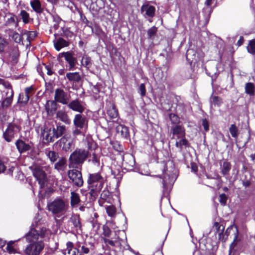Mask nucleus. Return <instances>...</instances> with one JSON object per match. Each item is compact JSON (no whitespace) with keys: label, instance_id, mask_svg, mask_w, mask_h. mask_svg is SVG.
Here are the masks:
<instances>
[{"label":"nucleus","instance_id":"nucleus-24","mask_svg":"<svg viewBox=\"0 0 255 255\" xmlns=\"http://www.w3.org/2000/svg\"><path fill=\"white\" fill-rule=\"evenodd\" d=\"M57 106L55 101H48L45 105V109L48 114H52L56 110Z\"/></svg>","mask_w":255,"mask_h":255},{"label":"nucleus","instance_id":"nucleus-51","mask_svg":"<svg viewBox=\"0 0 255 255\" xmlns=\"http://www.w3.org/2000/svg\"><path fill=\"white\" fill-rule=\"evenodd\" d=\"M195 58V52L192 49H189L186 52V58L189 61H192Z\"/></svg>","mask_w":255,"mask_h":255},{"label":"nucleus","instance_id":"nucleus-55","mask_svg":"<svg viewBox=\"0 0 255 255\" xmlns=\"http://www.w3.org/2000/svg\"><path fill=\"white\" fill-rule=\"evenodd\" d=\"M157 28L155 26H153L151 28H149L147 30V35L149 38H152L153 37L157 32Z\"/></svg>","mask_w":255,"mask_h":255},{"label":"nucleus","instance_id":"nucleus-26","mask_svg":"<svg viewBox=\"0 0 255 255\" xmlns=\"http://www.w3.org/2000/svg\"><path fill=\"white\" fill-rule=\"evenodd\" d=\"M239 232L237 228H236V233L234 234V239L233 243L230 245V250H229V255H232V253L236 250V248L237 246L238 243L239 242V240L238 239V238Z\"/></svg>","mask_w":255,"mask_h":255},{"label":"nucleus","instance_id":"nucleus-7","mask_svg":"<svg viewBox=\"0 0 255 255\" xmlns=\"http://www.w3.org/2000/svg\"><path fill=\"white\" fill-rule=\"evenodd\" d=\"M19 131V127L14 124H9L3 133V137L7 142H10Z\"/></svg>","mask_w":255,"mask_h":255},{"label":"nucleus","instance_id":"nucleus-60","mask_svg":"<svg viewBox=\"0 0 255 255\" xmlns=\"http://www.w3.org/2000/svg\"><path fill=\"white\" fill-rule=\"evenodd\" d=\"M43 68L44 69V71L46 72V73L48 75H51L53 74V71L51 70V66L50 65H47L44 64H43Z\"/></svg>","mask_w":255,"mask_h":255},{"label":"nucleus","instance_id":"nucleus-57","mask_svg":"<svg viewBox=\"0 0 255 255\" xmlns=\"http://www.w3.org/2000/svg\"><path fill=\"white\" fill-rule=\"evenodd\" d=\"M227 199V196L225 194L223 193L219 195V201L220 202L221 205L224 206L226 204Z\"/></svg>","mask_w":255,"mask_h":255},{"label":"nucleus","instance_id":"nucleus-11","mask_svg":"<svg viewBox=\"0 0 255 255\" xmlns=\"http://www.w3.org/2000/svg\"><path fill=\"white\" fill-rule=\"evenodd\" d=\"M54 99L56 102L64 105L68 104L69 100L67 94L61 89H57L55 90Z\"/></svg>","mask_w":255,"mask_h":255},{"label":"nucleus","instance_id":"nucleus-52","mask_svg":"<svg viewBox=\"0 0 255 255\" xmlns=\"http://www.w3.org/2000/svg\"><path fill=\"white\" fill-rule=\"evenodd\" d=\"M62 32H60V34L63 36H67V37H70L72 36V33L70 31L69 29L68 28H65L63 26H61V27Z\"/></svg>","mask_w":255,"mask_h":255},{"label":"nucleus","instance_id":"nucleus-38","mask_svg":"<svg viewBox=\"0 0 255 255\" xmlns=\"http://www.w3.org/2000/svg\"><path fill=\"white\" fill-rule=\"evenodd\" d=\"M53 20L54 23L53 27L55 29H57L59 26H63V21L62 19L57 15L53 16Z\"/></svg>","mask_w":255,"mask_h":255},{"label":"nucleus","instance_id":"nucleus-9","mask_svg":"<svg viewBox=\"0 0 255 255\" xmlns=\"http://www.w3.org/2000/svg\"><path fill=\"white\" fill-rule=\"evenodd\" d=\"M88 120L85 116L76 114L73 120V124L76 128L79 129L86 128L88 127Z\"/></svg>","mask_w":255,"mask_h":255},{"label":"nucleus","instance_id":"nucleus-15","mask_svg":"<svg viewBox=\"0 0 255 255\" xmlns=\"http://www.w3.org/2000/svg\"><path fill=\"white\" fill-rule=\"evenodd\" d=\"M15 145L20 153L31 150L32 149L31 143H26L21 139L17 140L15 142Z\"/></svg>","mask_w":255,"mask_h":255},{"label":"nucleus","instance_id":"nucleus-8","mask_svg":"<svg viewBox=\"0 0 255 255\" xmlns=\"http://www.w3.org/2000/svg\"><path fill=\"white\" fill-rule=\"evenodd\" d=\"M68 176L73 183L77 187H81L83 184L81 173L76 169L69 170Z\"/></svg>","mask_w":255,"mask_h":255},{"label":"nucleus","instance_id":"nucleus-16","mask_svg":"<svg viewBox=\"0 0 255 255\" xmlns=\"http://www.w3.org/2000/svg\"><path fill=\"white\" fill-rule=\"evenodd\" d=\"M155 8L148 3L144 4L141 7V11L145 17H152L155 14Z\"/></svg>","mask_w":255,"mask_h":255},{"label":"nucleus","instance_id":"nucleus-39","mask_svg":"<svg viewBox=\"0 0 255 255\" xmlns=\"http://www.w3.org/2000/svg\"><path fill=\"white\" fill-rule=\"evenodd\" d=\"M247 48L249 53L255 55V39L249 41Z\"/></svg>","mask_w":255,"mask_h":255},{"label":"nucleus","instance_id":"nucleus-12","mask_svg":"<svg viewBox=\"0 0 255 255\" xmlns=\"http://www.w3.org/2000/svg\"><path fill=\"white\" fill-rule=\"evenodd\" d=\"M116 238L112 240L105 239V242L108 244L112 246H120L122 245L124 240L120 238V236H122L123 237H125V233L124 231H119L118 232H116Z\"/></svg>","mask_w":255,"mask_h":255},{"label":"nucleus","instance_id":"nucleus-41","mask_svg":"<svg viewBox=\"0 0 255 255\" xmlns=\"http://www.w3.org/2000/svg\"><path fill=\"white\" fill-rule=\"evenodd\" d=\"M16 17L13 15L8 18L6 22L7 26H12L16 27L18 25V22L16 20Z\"/></svg>","mask_w":255,"mask_h":255},{"label":"nucleus","instance_id":"nucleus-43","mask_svg":"<svg viewBox=\"0 0 255 255\" xmlns=\"http://www.w3.org/2000/svg\"><path fill=\"white\" fill-rule=\"evenodd\" d=\"M210 102L212 105L220 106L222 103V99L219 97L212 96L210 98Z\"/></svg>","mask_w":255,"mask_h":255},{"label":"nucleus","instance_id":"nucleus-37","mask_svg":"<svg viewBox=\"0 0 255 255\" xmlns=\"http://www.w3.org/2000/svg\"><path fill=\"white\" fill-rule=\"evenodd\" d=\"M0 84L5 89V90L3 91V94H8L9 90L13 91L11 85L8 82L0 80Z\"/></svg>","mask_w":255,"mask_h":255},{"label":"nucleus","instance_id":"nucleus-27","mask_svg":"<svg viewBox=\"0 0 255 255\" xmlns=\"http://www.w3.org/2000/svg\"><path fill=\"white\" fill-rule=\"evenodd\" d=\"M55 169L58 171H63L66 168V160L62 158L54 165Z\"/></svg>","mask_w":255,"mask_h":255},{"label":"nucleus","instance_id":"nucleus-45","mask_svg":"<svg viewBox=\"0 0 255 255\" xmlns=\"http://www.w3.org/2000/svg\"><path fill=\"white\" fill-rule=\"evenodd\" d=\"M22 21L24 23H27L29 21V14L25 10H21L20 13Z\"/></svg>","mask_w":255,"mask_h":255},{"label":"nucleus","instance_id":"nucleus-34","mask_svg":"<svg viewBox=\"0 0 255 255\" xmlns=\"http://www.w3.org/2000/svg\"><path fill=\"white\" fill-rule=\"evenodd\" d=\"M46 155L52 162H54L58 157V154L54 151L48 150L46 151Z\"/></svg>","mask_w":255,"mask_h":255},{"label":"nucleus","instance_id":"nucleus-50","mask_svg":"<svg viewBox=\"0 0 255 255\" xmlns=\"http://www.w3.org/2000/svg\"><path fill=\"white\" fill-rule=\"evenodd\" d=\"M229 131L233 137H237L238 136V130L235 125L233 124L231 126Z\"/></svg>","mask_w":255,"mask_h":255},{"label":"nucleus","instance_id":"nucleus-59","mask_svg":"<svg viewBox=\"0 0 255 255\" xmlns=\"http://www.w3.org/2000/svg\"><path fill=\"white\" fill-rule=\"evenodd\" d=\"M12 38L16 43H19L21 41L20 35L17 32H14L13 33Z\"/></svg>","mask_w":255,"mask_h":255},{"label":"nucleus","instance_id":"nucleus-63","mask_svg":"<svg viewBox=\"0 0 255 255\" xmlns=\"http://www.w3.org/2000/svg\"><path fill=\"white\" fill-rule=\"evenodd\" d=\"M35 36H36V34L34 32H33V31L28 32L27 33V39L29 41H30V40L31 39H32L33 37H34Z\"/></svg>","mask_w":255,"mask_h":255},{"label":"nucleus","instance_id":"nucleus-18","mask_svg":"<svg viewBox=\"0 0 255 255\" xmlns=\"http://www.w3.org/2000/svg\"><path fill=\"white\" fill-rule=\"evenodd\" d=\"M68 104L69 108L74 111L82 113L84 110V107L78 100H73Z\"/></svg>","mask_w":255,"mask_h":255},{"label":"nucleus","instance_id":"nucleus-54","mask_svg":"<svg viewBox=\"0 0 255 255\" xmlns=\"http://www.w3.org/2000/svg\"><path fill=\"white\" fill-rule=\"evenodd\" d=\"M13 242H9L7 243V246H6V250L7 251L10 253V254H15L16 253V251L12 246Z\"/></svg>","mask_w":255,"mask_h":255},{"label":"nucleus","instance_id":"nucleus-21","mask_svg":"<svg viewBox=\"0 0 255 255\" xmlns=\"http://www.w3.org/2000/svg\"><path fill=\"white\" fill-rule=\"evenodd\" d=\"M60 145L62 149L68 151L74 147L72 141L70 139H67L65 137H62L60 139Z\"/></svg>","mask_w":255,"mask_h":255},{"label":"nucleus","instance_id":"nucleus-62","mask_svg":"<svg viewBox=\"0 0 255 255\" xmlns=\"http://www.w3.org/2000/svg\"><path fill=\"white\" fill-rule=\"evenodd\" d=\"M8 163L4 164V162L0 160V173L5 171V169L7 167Z\"/></svg>","mask_w":255,"mask_h":255},{"label":"nucleus","instance_id":"nucleus-36","mask_svg":"<svg viewBox=\"0 0 255 255\" xmlns=\"http://www.w3.org/2000/svg\"><path fill=\"white\" fill-rule=\"evenodd\" d=\"M117 130L118 132H120L124 137H127L128 135V128L124 125H120L118 126L117 128Z\"/></svg>","mask_w":255,"mask_h":255},{"label":"nucleus","instance_id":"nucleus-64","mask_svg":"<svg viewBox=\"0 0 255 255\" xmlns=\"http://www.w3.org/2000/svg\"><path fill=\"white\" fill-rule=\"evenodd\" d=\"M202 125L205 131L209 130V125L206 119H204L202 121Z\"/></svg>","mask_w":255,"mask_h":255},{"label":"nucleus","instance_id":"nucleus-13","mask_svg":"<svg viewBox=\"0 0 255 255\" xmlns=\"http://www.w3.org/2000/svg\"><path fill=\"white\" fill-rule=\"evenodd\" d=\"M116 238L112 240L105 239V242L108 244L112 246H120L122 245L124 240L120 238V236H122L123 237H125V233L124 231H119L118 232H116Z\"/></svg>","mask_w":255,"mask_h":255},{"label":"nucleus","instance_id":"nucleus-22","mask_svg":"<svg viewBox=\"0 0 255 255\" xmlns=\"http://www.w3.org/2000/svg\"><path fill=\"white\" fill-rule=\"evenodd\" d=\"M56 118L66 124H70L71 121L67 113L64 110H59L56 113Z\"/></svg>","mask_w":255,"mask_h":255},{"label":"nucleus","instance_id":"nucleus-48","mask_svg":"<svg viewBox=\"0 0 255 255\" xmlns=\"http://www.w3.org/2000/svg\"><path fill=\"white\" fill-rule=\"evenodd\" d=\"M106 212L108 215L109 216L113 217L114 216L116 212V209L115 207L113 206H108L106 208Z\"/></svg>","mask_w":255,"mask_h":255},{"label":"nucleus","instance_id":"nucleus-31","mask_svg":"<svg viewBox=\"0 0 255 255\" xmlns=\"http://www.w3.org/2000/svg\"><path fill=\"white\" fill-rule=\"evenodd\" d=\"M69 222L72 223L74 227L76 229H80L81 224L80 222V217L77 215H74L70 218Z\"/></svg>","mask_w":255,"mask_h":255},{"label":"nucleus","instance_id":"nucleus-44","mask_svg":"<svg viewBox=\"0 0 255 255\" xmlns=\"http://www.w3.org/2000/svg\"><path fill=\"white\" fill-rule=\"evenodd\" d=\"M66 128L64 126H57L56 128H55V133L57 136V138H59L61 136H62L65 132Z\"/></svg>","mask_w":255,"mask_h":255},{"label":"nucleus","instance_id":"nucleus-46","mask_svg":"<svg viewBox=\"0 0 255 255\" xmlns=\"http://www.w3.org/2000/svg\"><path fill=\"white\" fill-rule=\"evenodd\" d=\"M66 249L63 252V254L66 255V254L70 255L71 252L73 251L75 248H73V244L71 242H68L66 244Z\"/></svg>","mask_w":255,"mask_h":255},{"label":"nucleus","instance_id":"nucleus-4","mask_svg":"<svg viewBox=\"0 0 255 255\" xmlns=\"http://www.w3.org/2000/svg\"><path fill=\"white\" fill-rule=\"evenodd\" d=\"M47 207L48 210L51 212L54 218L57 221V218H60L65 215L68 209V205L64 200L58 198L48 202Z\"/></svg>","mask_w":255,"mask_h":255},{"label":"nucleus","instance_id":"nucleus-49","mask_svg":"<svg viewBox=\"0 0 255 255\" xmlns=\"http://www.w3.org/2000/svg\"><path fill=\"white\" fill-rule=\"evenodd\" d=\"M29 97L26 94L21 93L19 95L18 102L21 103L26 104L28 101Z\"/></svg>","mask_w":255,"mask_h":255},{"label":"nucleus","instance_id":"nucleus-33","mask_svg":"<svg viewBox=\"0 0 255 255\" xmlns=\"http://www.w3.org/2000/svg\"><path fill=\"white\" fill-rule=\"evenodd\" d=\"M30 4L33 9L37 12H41L42 8L39 0H33L31 1Z\"/></svg>","mask_w":255,"mask_h":255},{"label":"nucleus","instance_id":"nucleus-14","mask_svg":"<svg viewBox=\"0 0 255 255\" xmlns=\"http://www.w3.org/2000/svg\"><path fill=\"white\" fill-rule=\"evenodd\" d=\"M135 164L134 157L130 154L126 153L123 156V165L128 170H131Z\"/></svg>","mask_w":255,"mask_h":255},{"label":"nucleus","instance_id":"nucleus-29","mask_svg":"<svg viewBox=\"0 0 255 255\" xmlns=\"http://www.w3.org/2000/svg\"><path fill=\"white\" fill-rule=\"evenodd\" d=\"M66 77L71 82H78L81 80V76L78 72H69L66 74Z\"/></svg>","mask_w":255,"mask_h":255},{"label":"nucleus","instance_id":"nucleus-53","mask_svg":"<svg viewBox=\"0 0 255 255\" xmlns=\"http://www.w3.org/2000/svg\"><path fill=\"white\" fill-rule=\"evenodd\" d=\"M100 157L101 156L97 155L95 153H93V157L92 159V162L95 165L98 166L100 165Z\"/></svg>","mask_w":255,"mask_h":255},{"label":"nucleus","instance_id":"nucleus-61","mask_svg":"<svg viewBox=\"0 0 255 255\" xmlns=\"http://www.w3.org/2000/svg\"><path fill=\"white\" fill-rule=\"evenodd\" d=\"M139 93L141 97L144 96L145 95V87L144 84H141L139 88Z\"/></svg>","mask_w":255,"mask_h":255},{"label":"nucleus","instance_id":"nucleus-25","mask_svg":"<svg viewBox=\"0 0 255 255\" xmlns=\"http://www.w3.org/2000/svg\"><path fill=\"white\" fill-rule=\"evenodd\" d=\"M213 228L217 230L219 239L225 242L226 241V239H224L223 235V231L224 230V226L220 224L218 222H215L214 224Z\"/></svg>","mask_w":255,"mask_h":255},{"label":"nucleus","instance_id":"nucleus-58","mask_svg":"<svg viewBox=\"0 0 255 255\" xmlns=\"http://www.w3.org/2000/svg\"><path fill=\"white\" fill-rule=\"evenodd\" d=\"M169 118L172 122L174 124H177L179 122L178 117L174 114H170L169 115Z\"/></svg>","mask_w":255,"mask_h":255},{"label":"nucleus","instance_id":"nucleus-35","mask_svg":"<svg viewBox=\"0 0 255 255\" xmlns=\"http://www.w3.org/2000/svg\"><path fill=\"white\" fill-rule=\"evenodd\" d=\"M81 64L87 69H89L92 65L91 58L87 55L84 56L81 60Z\"/></svg>","mask_w":255,"mask_h":255},{"label":"nucleus","instance_id":"nucleus-47","mask_svg":"<svg viewBox=\"0 0 255 255\" xmlns=\"http://www.w3.org/2000/svg\"><path fill=\"white\" fill-rule=\"evenodd\" d=\"M7 44V41L4 38L0 36V53L4 51Z\"/></svg>","mask_w":255,"mask_h":255},{"label":"nucleus","instance_id":"nucleus-30","mask_svg":"<svg viewBox=\"0 0 255 255\" xmlns=\"http://www.w3.org/2000/svg\"><path fill=\"white\" fill-rule=\"evenodd\" d=\"M177 140L175 143V146L176 147L180 149V150H182L183 146L185 147H187L188 146V141L186 139L185 136L179 137V139H176Z\"/></svg>","mask_w":255,"mask_h":255},{"label":"nucleus","instance_id":"nucleus-40","mask_svg":"<svg viewBox=\"0 0 255 255\" xmlns=\"http://www.w3.org/2000/svg\"><path fill=\"white\" fill-rule=\"evenodd\" d=\"M108 115L112 119L117 117L118 113L114 106H112L107 110Z\"/></svg>","mask_w":255,"mask_h":255},{"label":"nucleus","instance_id":"nucleus-3","mask_svg":"<svg viewBox=\"0 0 255 255\" xmlns=\"http://www.w3.org/2000/svg\"><path fill=\"white\" fill-rule=\"evenodd\" d=\"M88 184L91 189V194L93 196H98L103 187L105 178L100 172L90 174L88 176Z\"/></svg>","mask_w":255,"mask_h":255},{"label":"nucleus","instance_id":"nucleus-17","mask_svg":"<svg viewBox=\"0 0 255 255\" xmlns=\"http://www.w3.org/2000/svg\"><path fill=\"white\" fill-rule=\"evenodd\" d=\"M64 57L66 61L69 64V70H73L75 69L76 60L70 52H63L60 53Z\"/></svg>","mask_w":255,"mask_h":255},{"label":"nucleus","instance_id":"nucleus-1","mask_svg":"<svg viewBox=\"0 0 255 255\" xmlns=\"http://www.w3.org/2000/svg\"><path fill=\"white\" fill-rule=\"evenodd\" d=\"M51 231L37 219L32 223L30 230L24 238L28 243L24 253L27 255H38L44 247L43 242L48 240Z\"/></svg>","mask_w":255,"mask_h":255},{"label":"nucleus","instance_id":"nucleus-20","mask_svg":"<svg viewBox=\"0 0 255 255\" xmlns=\"http://www.w3.org/2000/svg\"><path fill=\"white\" fill-rule=\"evenodd\" d=\"M13 91L9 90L8 94H2V97L4 98L1 102V106L5 108L9 107L12 101Z\"/></svg>","mask_w":255,"mask_h":255},{"label":"nucleus","instance_id":"nucleus-19","mask_svg":"<svg viewBox=\"0 0 255 255\" xmlns=\"http://www.w3.org/2000/svg\"><path fill=\"white\" fill-rule=\"evenodd\" d=\"M171 131L173 134V138L179 139V137L185 136V132L184 128L180 125H176L172 127Z\"/></svg>","mask_w":255,"mask_h":255},{"label":"nucleus","instance_id":"nucleus-10","mask_svg":"<svg viewBox=\"0 0 255 255\" xmlns=\"http://www.w3.org/2000/svg\"><path fill=\"white\" fill-rule=\"evenodd\" d=\"M43 138L47 142H52L57 139L55 128L54 127H45L42 132Z\"/></svg>","mask_w":255,"mask_h":255},{"label":"nucleus","instance_id":"nucleus-32","mask_svg":"<svg viewBox=\"0 0 255 255\" xmlns=\"http://www.w3.org/2000/svg\"><path fill=\"white\" fill-rule=\"evenodd\" d=\"M245 92L250 96H253L255 91V86L252 83H247L245 85Z\"/></svg>","mask_w":255,"mask_h":255},{"label":"nucleus","instance_id":"nucleus-23","mask_svg":"<svg viewBox=\"0 0 255 255\" xmlns=\"http://www.w3.org/2000/svg\"><path fill=\"white\" fill-rule=\"evenodd\" d=\"M55 48L57 50H60L62 48L67 47L69 45V42L62 38L55 39L53 41Z\"/></svg>","mask_w":255,"mask_h":255},{"label":"nucleus","instance_id":"nucleus-56","mask_svg":"<svg viewBox=\"0 0 255 255\" xmlns=\"http://www.w3.org/2000/svg\"><path fill=\"white\" fill-rule=\"evenodd\" d=\"M24 91L25 94H26L30 98V97L33 95L34 93V88L32 86L26 87Z\"/></svg>","mask_w":255,"mask_h":255},{"label":"nucleus","instance_id":"nucleus-42","mask_svg":"<svg viewBox=\"0 0 255 255\" xmlns=\"http://www.w3.org/2000/svg\"><path fill=\"white\" fill-rule=\"evenodd\" d=\"M231 169L230 163L227 161H224L221 167V171L223 174H227Z\"/></svg>","mask_w":255,"mask_h":255},{"label":"nucleus","instance_id":"nucleus-6","mask_svg":"<svg viewBox=\"0 0 255 255\" xmlns=\"http://www.w3.org/2000/svg\"><path fill=\"white\" fill-rule=\"evenodd\" d=\"M33 176L38 181L40 188L45 187L47 182V179L45 172L38 166H33L30 167Z\"/></svg>","mask_w":255,"mask_h":255},{"label":"nucleus","instance_id":"nucleus-28","mask_svg":"<svg viewBox=\"0 0 255 255\" xmlns=\"http://www.w3.org/2000/svg\"><path fill=\"white\" fill-rule=\"evenodd\" d=\"M71 201L70 204L72 207H77L80 202V197L78 194L74 192H71Z\"/></svg>","mask_w":255,"mask_h":255},{"label":"nucleus","instance_id":"nucleus-5","mask_svg":"<svg viewBox=\"0 0 255 255\" xmlns=\"http://www.w3.org/2000/svg\"><path fill=\"white\" fill-rule=\"evenodd\" d=\"M87 155L88 153L85 150H76L69 157V168H76L78 165L82 164L86 159Z\"/></svg>","mask_w":255,"mask_h":255},{"label":"nucleus","instance_id":"nucleus-2","mask_svg":"<svg viewBox=\"0 0 255 255\" xmlns=\"http://www.w3.org/2000/svg\"><path fill=\"white\" fill-rule=\"evenodd\" d=\"M176 171L172 161H168L164 167L162 175L160 178L162 179L163 192L168 188L171 189L176 179Z\"/></svg>","mask_w":255,"mask_h":255}]
</instances>
